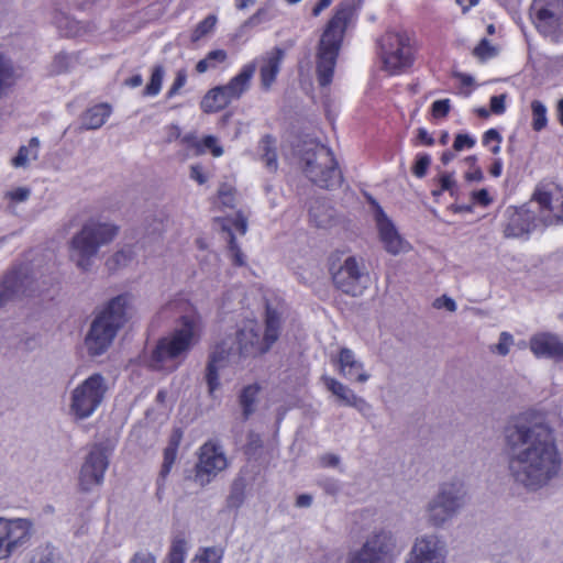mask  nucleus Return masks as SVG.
<instances>
[{"label": "nucleus", "instance_id": "nucleus-3", "mask_svg": "<svg viewBox=\"0 0 563 563\" xmlns=\"http://www.w3.org/2000/svg\"><path fill=\"white\" fill-rule=\"evenodd\" d=\"M203 328L202 317L197 311L181 316L173 332L157 342L148 361L150 367L166 372L176 369L200 341Z\"/></svg>", "mask_w": 563, "mask_h": 563}, {"label": "nucleus", "instance_id": "nucleus-57", "mask_svg": "<svg viewBox=\"0 0 563 563\" xmlns=\"http://www.w3.org/2000/svg\"><path fill=\"white\" fill-rule=\"evenodd\" d=\"M31 190L26 187H19L5 194V197L14 202H24L29 199Z\"/></svg>", "mask_w": 563, "mask_h": 563}, {"label": "nucleus", "instance_id": "nucleus-1", "mask_svg": "<svg viewBox=\"0 0 563 563\" xmlns=\"http://www.w3.org/2000/svg\"><path fill=\"white\" fill-rule=\"evenodd\" d=\"M504 453L509 478L528 492L549 486L562 470L563 459L554 431L534 411L517 416L505 428Z\"/></svg>", "mask_w": 563, "mask_h": 563}, {"label": "nucleus", "instance_id": "nucleus-9", "mask_svg": "<svg viewBox=\"0 0 563 563\" xmlns=\"http://www.w3.org/2000/svg\"><path fill=\"white\" fill-rule=\"evenodd\" d=\"M302 170L306 177L314 185L324 189H333L341 185L342 173L333 152L322 145L309 147L302 158Z\"/></svg>", "mask_w": 563, "mask_h": 563}, {"label": "nucleus", "instance_id": "nucleus-58", "mask_svg": "<svg viewBox=\"0 0 563 563\" xmlns=\"http://www.w3.org/2000/svg\"><path fill=\"white\" fill-rule=\"evenodd\" d=\"M433 307L437 309H446L448 311L454 312L457 308L456 302L445 295L437 298L433 302Z\"/></svg>", "mask_w": 563, "mask_h": 563}, {"label": "nucleus", "instance_id": "nucleus-45", "mask_svg": "<svg viewBox=\"0 0 563 563\" xmlns=\"http://www.w3.org/2000/svg\"><path fill=\"white\" fill-rule=\"evenodd\" d=\"M431 164V157L428 154H418L416 157L412 173L416 177L422 178Z\"/></svg>", "mask_w": 563, "mask_h": 563}, {"label": "nucleus", "instance_id": "nucleus-34", "mask_svg": "<svg viewBox=\"0 0 563 563\" xmlns=\"http://www.w3.org/2000/svg\"><path fill=\"white\" fill-rule=\"evenodd\" d=\"M40 150V140L32 137L27 145L21 146L16 156L12 159L15 167H25L30 162L37 159Z\"/></svg>", "mask_w": 563, "mask_h": 563}, {"label": "nucleus", "instance_id": "nucleus-36", "mask_svg": "<svg viewBox=\"0 0 563 563\" xmlns=\"http://www.w3.org/2000/svg\"><path fill=\"white\" fill-rule=\"evenodd\" d=\"M277 10L275 3L271 0L266 1L249 20L245 22V26L254 27L262 23H266L275 19Z\"/></svg>", "mask_w": 563, "mask_h": 563}, {"label": "nucleus", "instance_id": "nucleus-32", "mask_svg": "<svg viewBox=\"0 0 563 563\" xmlns=\"http://www.w3.org/2000/svg\"><path fill=\"white\" fill-rule=\"evenodd\" d=\"M137 254V247L134 244H128L118 250L113 255H111L106 265L109 269L114 271L122 267H126L135 260Z\"/></svg>", "mask_w": 563, "mask_h": 563}, {"label": "nucleus", "instance_id": "nucleus-14", "mask_svg": "<svg viewBox=\"0 0 563 563\" xmlns=\"http://www.w3.org/2000/svg\"><path fill=\"white\" fill-rule=\"evenodd\" d=\"M530 18L544 36L552 41L563 38V0H533Z\"/></svg>", "mask_w": 563, "mask_h": 563}, {"label": "nucleus", "instance_id": "nucleus-27", "mask_svg": "<svg viewBox=\"0 0 563 563\" xmlns=\"http://www.w3.org/2000/svg\"><path fill=\"white\" fill-rule=\"evenodd\" d=\"M25 279L20 273L8 274L0 283V307L25 292Z\"/></svg>", "mask_w": 563, "mask_h": 563}, {"label": "nucleus", "instance_id": "nucleus-18", "mask_svg": "<svg viewBox=\"0 0 563 563\" xmlns=\"http://www.w3.org/2000/svg\"><path fill=\"white\" fill-rule=\"evenodd\" d=\"M448 549L437 533H424L415 539L406 563H446Z\"/></svg>", "mask_w": 563, "mask_h": 563}, {"label": "nucleus", "instance_id": "nucleus-13", "mask_svg": "<svg viewBox=\"0 0 563 563\" xmlns=\"http://www.w3.org/2000/svg\"><path fill=\"white\" fill-rule=\"evenodd\" d=\"M380 54L384 67L390 74H398L412 64V51L406 33L389 31L380 38Z\"/></svg>", "mask_w": 563, "mask_h": 563}, {"label": "nucleus", "instance_id": "nucleus-25", "mask_svg": "<svg viewBox=\"0 0 563 563\" xmlns=\"http://www.w3.org/2000/svg\"><path fill=\"white\" fill-rule=\"evenodd\" d=\"M336 363L339 374L347 380L364 384L371 378L363 361L349 347L340 349Z\"/></svg>", "mask_w": 563, "mask_h": 563}, {"label": "nucleus", "instance_id": "nucleus-24", "mask_svg": "<svg viewBox=\"0 0 563 563\" xmlns=\"http://www.w3.org/2000/svg\"><path fill=\"white\" fill-rule=\"evenodd\" d=\"M529 346L538 358H552L563 363V342L556 334L550 332L536 333L530 338Z\"/></svg>", "mask_w": 563, "mask_h": 563}, {"label": "nucleus", "instance_id": "nucleus-7", "mask_svg": "<svg viewBox=\"0 0 563 563\" xmlns=\"http://www.w3.org/2000/svg\"><path fill=\"white\" fill-rule=\"evenodd\" d=\"M466 504V489L460 481H448L439 485L435 494L423 507V518L431 528H444Z\"/></svg>", "mask_w": 563, "mask_h": 563}, {"label": "nucleus", "instance_id": "nucleus-37", "mask_svg": "<svg viewBox=\"0 0 563 563\" xmlns=\"http://www.w3.org/2000/svg\"><path fill=\"white\" fill-rule=\"evenodd\" d=\"M228 54L224 49H214L209 52L205 58L200 59L196 64V70L199 74H203L209 69H214L219 64H222L227 60Z\"/></svg>", "mask_w": 563, "mask_h": 563}, {"label": "nucleus", "instance_id": "nucleus-21", "mask_svg": "<svg viewBox=\"0 0 563 563\" xmlns=\"http://www.w3.org/2000/svg\"><path fill=\"white\" fill-rule=\"evenodd\" d=\"M332 279L338 289L354 297L362 295L366 287V276L354 256L344 260L343 264L332 273Z\"/></svg>", "mask_w": 563, "mask_h": 563}, {"label": "nucleus", "instance_id": "nucleus-48", "mask_svg": "<svg viewBox=\"0 0 563 563\" xmlns=\"http://www.w3.org/2000/svg\"><path fill=\"white\" fill-rule=\"evenodd\" d=\"M514 345V336L509 332H501L499 335V341L494 347V352L501 356H506L510 347Z\"/></svg>", "mask_w": 563, "mask_h": 563}, {"label": "nucleus", "instance_id": "nucleus-42", "mask_svg": "<svg viewBox=\"0 0 563 563\" xmlns=\"http://www.w3.org/2000/svg\"><path fill=\"white\" fill-rule=\"evenodd\" d=\"M217 16L213 14L208 15L206 19H203L201 22L198 23V25L195 27V30L191 33V41L198 42L203 36L209 34L213 31L216 24H217Z\"/></svg>", "mask_w": 563, "mask_h": 563}, {"label": "nucleus", "instance_id": "nucleus-10", "mask_svg": "<svg viewBox=\"0 0 563 563\" xmlns=\"http://www.w3.org/2000/svg\"><path fill=\"white\" fill-rule=\"evenodd\" d=\"M256 71L255 63L244 64L228 84L210 89L201 99L200 108L205 113H214L239 100L251 87Z\"/></svg>", "mask_w": 563, "mask_h": 563}, {"label": "nucleus", "instance_id": "nucleus-31", "mask_svg": "<svg viewBox=\"0 0 563 563\" xmlns=\"http://www.w3.org/2000/svg\"><path fill=\"white\" fill-rule=\"evenodd\" d=\"M181 438H183V432L179 429L174 430L169 437L168 444L164 450V461H163L162 470L159 473V476L162 478H165L169 474V472L176 461L177 452H178V448H179Z\"/></svg>", "mask_w": 563, "mask_h": 563}, {"label": "nucleus", "instance_id": "nucleus-62", "mask_svg": "<svg viewBox=\"0 0 563 563\" xmlns=\"http://www.w3.org/2000/svg\"><path fill=\"white\" fill-rule=\"evenodd\" d=\"M130 563H156V558L148 551L136 552Z\"/></svg>", "mask_w": 563, "mask_h": 563}, {"label": "nucleus", "instance_id": "nucleus-39", "mask_svg": "<svg viewBox=\"0 0 563 563\" xmlns=\"http://www.w3.org/2000/svg\"><path fill=\"white\" fill-rule=\"evenodd\" d=\"M531 111H532V129L537 132L542 131L548 124V109L539 100H533L531 102Z\"/></svg>", "mask_w": 563, "mask_h": 563}, {"label": "nucleus", "instance_id": "nucleus-28", "mask_svg": "<svg viewBox=\"0 0 563 563\" xmlns=\"http://www.w3.org/2000/svg\"><path fill=\"white\" fill-rule=\"evenodd\" d=\"M112 113L108 103H100L88 109L81 118V128L85 130H97L101 128Z\"/></svg>", "mask_w": 563, "mask_h": 563}, {"label": "nucleus", "instance_id": "nucleus-11", "mask_svg": "<svg viewBox=\"0 0 563 563\" xmlns=\"http://www.w3.org/2000/svg\"><path fill=\"white\" fill-rule=\"evenodd\" d=\"M400 552L397 538L390 530L375 529L346 563H394Z\"/></svg>", "mask_w": 563, "mask_h": 563}, {"label": "nucleus", "instance_id": "nucleus-44", "mask_svg": "<svg viewBox=\"0 0 563 563\" xmlns=\"http://www.w3.org/2000/svg\"><path fill=\"white\" fill-rule=\"evenodd\" d=\"M30 563H55L52 548L46 545L34 550Z\"/></svg>", "mask_w": 563, "mask_h": 563}, {"label": "nucleus", "instance_id": "nucleus-15", "mask_svg": "<svg viewBox=\"0 0 563 563\" xmlns=\"http://www.w3.org/2000/svg\"><path fill=\"white\" fill-rule=\"evenodd\" d=\"M229 465L223 448L214 441L202 444L198 453L195 481L201 485L211 483Z\"/></svg>", "mask_w": 563, "mask_h": 563}, {"label": "nucleus", "instance_id": "nucleus-40", "mask_svg": "<svg viewBox=\"0 0 563 563\" xmlns=\"http://www.w3.org/2000/svg\"><path fill=\"white\" fill-rule=\"evenodd\" d=\"M245 499V483L243 479H236L233 482L230 494L227 498V505L229 508H240Z\"/></svg>", "mask_w": 563, "mask_h": 563}, {"label": "nucleus", "instance_id": "nucleus-30", "mask_svg": "<svg viewBox=\"0 0 563 563\" xmlns=\"http://www.w3.org/2000/svg\"><path fill=\"white\" fill-rule=\"evenodd\" d=\"M20 75L12 60L0 54V98L4 97L15 85Z\"/></svg>", "mask_w": 563, "mask_h": 563}, {"label": "nucleus", "instance_id": "nucleus-54", "mask_svg": "<svg viewBox=\"0 0 563 563\" xmlns=\"http://www.w3.org/2000/svg\"><path fill=\"white\" fill-rule=\"evenodd\" d=\"M71 64V56L66 53H59L55 56L53 62V70L55 73H63L68 69Z\"/></svg>", "mask_w": 563, "mask_h": 563}, {"label": "nucleus", "instance_id": "nucleus-22", "mask_svg": "<svg viewBox=\"0 0 563 563\" xmlns=\"http://www.w3.org/2000/svg\"><path fill=\"white\" fill-rule=\"evenodd\" d=\"M321 379L325 388L335 396L341 404L355 408L365 418L372 416L373 406L365 398L356 395L347 385L328 375H323Z\"/></svg>", "mask_w": 563, "mask_h": 563}, {"label": "nucleus", "instance_id": "nucleus-29", "mask_svg": "<svg viewBox=\"0 0 563 563\" xmlns=\"http://www.w3.org/2000/svg\"><path fill=\"white\" fill-rule=\"evenodd\" d=\"M20 75L12 60L0 54V98L4 97L15 85Z\"/></svg>", "mask_w": 563, "mask_h": 563}, {"label": "nucleus", "instance_id": "nucleus-52", "mask_svg": "<svg viewBox=\"0 0 563 563\" xmlns=\"http://www.w3.org/2000/svg\"><path fill=\"white\" fill-rule=\"evenodd\" d=\"M229 229L231 227L240 234H245L247 231V218L242 213L238 212L233 218L228 219Z\"/></svg>", "mask_w": 563, "mask_h": 563}, {"label": "nucleus", "instance_id": "nucleus-23", "mask_svg": "<svg viewBox=\"0 0 563 563\" xmlns=\"http://www.w3.org/2000/svg\"><path fill=\"white\" fill-rule=\"evenodd\" d=\"M285 56L284 49L274 47L251 63H255L260 67L261 86L268 91L275 82L279 74L280 66Z\"/></svg>", "mask_w": 563, "mask_h": 563}, {"label": "nucleus", "instance_id": "nucleus-47", "mask_svg": "<svg viewBox=\"0 0 563 563\" xmlns=\"http://www.w3.org/2000/svg\"><path fill=\"white\" fill-rule=\"evenodd\" d=\"M200 144L202 148H205V153L209 151L214 157H220L223 155V148L219 144L218 139L213 135H207L201 141Z\"/></svg>", "mask_w": 563, "mask_h": 563}, {"label": "nucleus", "instance_id": "nucleus-33", "mask_svg": "<svg viewBox=\"0 0 563 563\" xmlns=\"http://www.w3.org/2000/svg\"><path fill=\"white\" fill-rule=\"evenodd\" d=\"M260 393V386L257 384H251L245 386L239 397L240 406L244 419H249L254 413Z\"/></svg>", "mask_w": 563, "mask_h": 563}, {"label": "nucleus", "instance_id": "nucleus-51", "mask_svg": "<svg viewBox=\"0 0 563 563\" xmlns=\"http://www.w3.org/2000/svg\"><path fill=\"white\" fill-rule=\"evenodd\" d=\"M451 109L450 99H440L432 103L431 110L434 118H444L448 115Z\"/></svg>", "mask_w": 563, "mask_h": 563}, {"label": "nucleus", "instance_id": "nucleus-41", "mask_svg": "<svg viewBox=\"0 0 563 563\" xmlns=\"http://www.w3.org/2000/svg\"><path fill=\"white\" fill-rule=\"evenodd\" d=\"M187 551V542L184 539H175L172 543L166 563H184Z\"/></svg>", "mask_w": 563, "mask_h": 563}, {"label": "nucleus", "instance_id": "nucleus-8", "mask_svg": "<svg viewBox=\"0 0 563 563\" xmlns=\"http://www.w3.org/2000/svg\"><path fill=\"white\" fill-rule=\"evenodd\" d=\"M109 391L107 378L93 373L78 383L69 393L68 410L75 420L90 418L104 401Z\"/></svg>", "mask_w": 563, "mask_h": 563}, {"label": "nucleus", "instance_id": "nucleus-49", "mask_svg": "<svg viewBox=\"0 0 563 563\" xmlns=\"http://www.w3.org/2000/svg\"><path fill=\"white\" fill-rule=\"evenodd\" d=\"M180 144L184 145L187 150L195 151V154L200 155L205 153V148L200 144V141L197 139L195 133H187L180 136Z\"/></svg>", "mask_w": 563, "mask_h": 563}, {"label": "nucleus", "instance_id": "nucleus-35", "mask_svg": "<svg viewBox=\"0 0 563 563\" xmlns=\"http://www.w3.org/2000/svg\"><path fill=\"white\" fill-rule=\"evenodd\" d=\"M258 150L262 154V161L265 163L269 170L277 169V154H276V141L271 135L262 137L258 144Z\"/></svg>", "mask_w": 563, "mask_h": 563}, {"label": "nucleus", "instance_id": "nucleus-20", "mask_svg": "<svg viewBox=\"0 0 563 563\" xmlns=\"http://www.w3.org/2000/svg\"><path fill=\"white\" fill-rule=\"evenodd\" d=\"M374 205V221L384 250L395 256L408 253L411 250L410 243L398 232L395 223L382 207L377 203Z\"/></svg>", "mask_w": 563, "mask_h": 563}, {"label": "nucleus", "instance_id": "nucleus-63", "mask_svg": "<svg viewBox=\"0 0 563 563\" xmlns=\"http://www.w3.org/2000/svg\"><path fill=\"white\" fill-rule=\"evenodd\" d=\"M190 178L196 180L199 185L205 184L208 179L200 165H192L190 167Z\"/></svg>", "mask_w": 563, "mask_h": 563}, {"label": "nucleus", "instance_id": "nucleus-38", "mask_svg": "<svg viewBox=\"0 0 563 563\" xmlns=\"http://www.w3.org/2000/svg\"><path fill=\"white\" fill-rule=\"evenodd\" d=\"M165 76L164 67L156 65L153 67L150 82L146 85L143 91L145 97H155L159 93Z\"/></svg>", "mask_w": 563, "mask_h": 563}, {"label": "nucleus", "instance_id": "nucleus-56", "mask_svg": "<svg viewBox=\"0 0 563 563\" xmlns=\"http://www.w3.org/2000/svg\"><path fill=\"white\" fill-rule=\"evenodd\" d=\"M474 54L481 58H489L495 55V48L486 38H483L475 47Z\"/></svg>", "mask_w": 563, "mask_h": 563}, {"label": "nucleus", "instance_id": "nucleus-61", "mask_svg": "<svg viewBox=\"0 0 563 563\" xmlns=\"http://www.w3.org/2000/svg\"><path fill=\"white\" fill-rule=\"evenodd\" d=\"M229 247H230V252L232 254L233 262L236 265L242 266L244 264V257H243L241 250L239 249V246L236 244L235 238L232 234L230 236Z\"/></svg>", "mask_w": 563, "mask_h": 563}, {"label": "nucleus", "instance_id": "nucleus-19", "mask_svg": "<svg viewBox=\"0 0 563 563\" xmlns=\"http://www.w3.org/2000/svg\"><path fill=\"white\" fill-rule=\"evenodd\" d=\"M109 465V455L101 445H93L85 459L79 473V485L84 492L100 486Z\"/></svg>", "mask_w": 563, "mask_h": 563}, {"label": "nucleus", "instance_id": "nucleus-17", "mask_svg": "<svg viewBox=\"0 0 563 563\" xmlns=\"http://www.w3.org/2000/svg\"><path fill=\"white\" fill-rule=\"evenodd\" d=\"M531 203L542 227L563 223V188L547 191L538 188Z\"/></svg>", "mask_w": 563, "mask_h": 563}, {"label": "nucleus", "instance_id": "nucleus-26", "mask_svg": "<svg viewBox=\"0 0 563 563\" xmlns=\"http://www.w3.org/2000/svg\"><path fill=\"white\" fill-rule=\"evenodd\" d=\"M309 220L317 228L328 229L335 222V212L327 201L316 199L309 207Z\"/></svg>", "mask_w": 563, "mask_h": 563}, {"label": "nucleus", "instance_id": "nucleus-43", "mask_svg": "<svg viewBox=\"0 0 563 563\" xmlns=\"http://www.w3.org/2000/svg\"><path fill=\"white\" fill-rule=\"evenodd\" d=\"M476 139L467 133H459L455 135L454 142H453V150L456 152L463 151V150H471L475 146Z\"/></svg>", "mask_w": 563, "mask_h": 563}, {"label": "nucleus", "instance_id": "nucleus-6", "mask_svg": "<svg viewBox=\"0 0 563 563\" xmlns=\"http://www.w3.org/2000/svg\"><path fill=\"white\" fill-rule=\"evenodd\" d=\"M351 14L349 4L341 3L320 38L317 54V76L321 86H328L332 81L341 42Z\"/></svg>", "mask_w": 563, "mask_h": 563}, {"label": "nucleus", "instance_id": "nucleus-55", "mask_svg": "<svg viewBox=\"0 0 563 563\" xmlns=\"http://www.w3.org/2000/svg\"><path fill=\"white\" fill-rule=\"evenodd\" d=\"M439 185L441 190L449 191L451 196H454V191L456 188V181L453 174L443 173L439 177Z\"/></svg>", "mask_w": 563, "mask_h": 563}, {"label": "nucleus", "instance_id": "nucleus-46", "mask_svg": "<svg viewBox=\"0 0 563 563\" xmlns=\"http://www.w3.org/2000/svg\"><path fill=\"white\" fill-rule=\"evenodd\" d=\"M191 563H220V555L216 549L207 548L196 554Z\"/></svg>", "mask_w": 563, "mask_h": 563}, {"label": "nucleus", "instance_id": "nucleus-12", "mask_svg": "<svg viewBox=\"0 0 563 563\" xmlns=\"http://www.w3.org/2000/svg\"><path fill=\"white\" fill-rule=\"evenodd\" d=\"M33 534L34 523L31 519L0 516V561L25 549Z\"/></svg>", "mask_w": 563, "mask_h": 563}, {"label": "nucleus", "instance_id": "nucleus-5", "mask_svg": "<svg viewBox=\"0 0 563 563\" xmlns=\"http://www.w3.org/2000/svg\"><path fill=\"white\" fill-rule=\"evenodd\" d=\"M119 234V227L112 222L90 219L69 241V258L81 272H89L93 258L102 246L110 244Z\"/></svg>", "mask_w": 563, "mask_h": 563}, {"label": "nucleus", "instance_id": "nucleus-2", "mask_svg": "<svg viewBox=\"0 0 563 563\" xmlns=\"http://www.w3.org/2000/svg\"><path fill=\"white\" fill-rule=\"evenodd\" d=\"M280 331V313L267 306L263 333L256 321L247 320L235 336H227L217 343L210 352L206 368L209 393L213 395L219 389L221 378H231L240 368L242 357L257 356L268 352L278 340Z\"/></svg>", "mask_w": 563, "mask_h": 563}, {"label": "nucleus", "instance_id": "nucleus-16", "mask_svg": "<svg viewBox=\"0 0 563 563\" xmlns=\"http://www.w3.org/2000/svg\"><path fill=\"white\" fill-rule=\"evenodd\" d=\"M503 232L506 238H528L541 225L537 210L532 203L517 207H508L504 212Z\"/></svg>", "mask_w": 563, "mask_h": 563}, {"label": "nucleus", "instance_id": "nucleus-60", "mask_svg": "<svg viewBox=\"0 0 563 563\" xmlns=\"http://www.w3.org/2000/svg\"><path fill=\"white\" fill-rule=\"evenodd\" d=\"M164 141L166 143H172L174 141L180 140L181 131L180 128L176 124H170L164 128Z\"/></svg>", "mask_w": 563, "mask_h": 563}, {"label": "nucleus", "instance_id": "nucleus-64", "mask_svg": "<svg viewBox=\"0 0 563 563\" xmlns=\"http://www.w3.org/2000/svg\"><path fill=\"white\" fill-rule=\"evenodd\" d=\"M501 143V135L495 129L487 130L483 135V144L489 145L490 143Z\"/></svg>", "mask_w": 563, "mask_h": 563}, {"label": "nucleus", "instance_id": "nucleus-53", "mask_svg": "<svg viewBox=\"0 0 563 563\" xmlns=\"http://www.w3.org/2000/svg\"><path fill=\"white\" fill-rule=\"evenodd\" d=\"M220 202L225 207H233L235 191L229 185H222L218 191Z\"/></svg>", "mask_w": 563, "mask_h": 563}, {"label": "nucleus", "instance_id": "nucleus-4", "mask_svg": "<svg viewBox=\"0 0 563 563\" xmlns=\"http://www.w3.org/2000/svg\"><path fill=\"white\" fill-rule=\"evenodd\" d=\"M133 298L121 294L110 299L95 316L85 345L89 355L100 356L112 345L119 331L129 321L132 312Z\"/></svg>", "mask_w": 563, "mask_h": 563}, {"label": "nucleus", "instance_id": "nucleus-50", "mask_svg": "<svg viewBox=\"0 0 563 563\" xmlns=\"http://www.w3.org/2000/svg\"><path fill=\"white\" fill-rule=\"evenodd\" d=\"M187 81V73L185 69H179L176 73V77L174 79V82L172 84L170 88L167 91V98H173L176 96L179 90L186 85Z\"/></svg>", "mask_w": 563, "mask_h": 563}, {"label": "nucleus", "instance_id": "nucleus-59", "mask_svg": "<svg viewBox=\"0 0 563 563\" xmlns=\"http://www.w3.org/2000/svg\"><path fill=\"white\" fill-rule=\"evenodd\" d=\"M506 95L493 96L490 98V111L495 114H503L506 111Z\"/></svg>", "mask_w": 563, "mask_h": 563}]
</instances>
